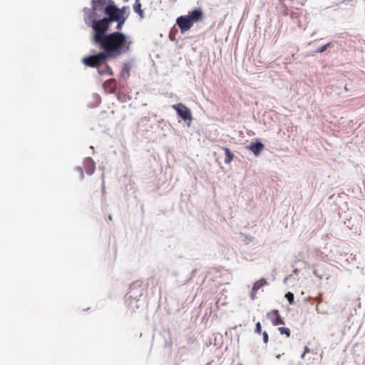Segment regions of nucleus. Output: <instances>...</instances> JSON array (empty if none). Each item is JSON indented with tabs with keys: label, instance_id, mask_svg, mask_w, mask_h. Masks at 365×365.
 <instances>
[{
	"label": "nucleus",
	"instance_id": "1",
	"mask_svg": "<svg viewBox=\"0 0 365 365\" xmlns=\"http://www.w3.org/2000/svg\"><path fill=\"white\" fill-rule=\"evenodd\" d=\"M125 18L119 16H106L98 21L92 31L91 43L102 51L86 59V63L91 61H102L112 56H121L130 51L132 41L120 32L125 22Z\"/></svg>",
	"mask_w": 365,
	"mask_h": 365
},
{
	"label": "nucleus",
	"instance_id": "2",
	"mask_svg": "<svg viewBox=\"0 0 365 365\" xmlns=\"http://www.w3.org/2000/svg\"><path fill=\"white\" fill-rule=\"evenodd\" d=\"M113 0H91V8H84L83 20L87 26L92 31L97 26L96 24L103 17L108 16L106 11L110 5H113Z\"/></svg>",
	"mask_w": 365,
	"mask_h": 365
},
{
	"label": "nucleus",
	"instance_id": "3",
	"mask_svg": "<svg viewBox=\"0 0 365 365\" xmlns=\"http://www.w3.org/2000/svg\"><path fill=\"white\" fill-rule=\"evenodd\" d=\"M203 19V12L201 9H195L189 11L185 16H180L176 19V24L180 29L182 34L190 29L195 23Z\"/></svg>",
	"mask_w": 365,
	"mask_h": 365
},
{
	"label": "nucleus",
	"instance_id": "4",
	"mask_svg": "<svg viewBox=\"0 0 365 365\" xmlns=\"http://www.w3.org/2000/svg\"><path fill=\"white\" fill-rule=\"evenodd\" d=\"M90 56H91L85 57V58H83V63L85 65H86L87 66H89V67H96L97 69H98V73L100 75H101V76L106 75V74H108L109 76H113V75L112 69L106 63L109 59L116 58H118L119 56L109 57V58H106V60L102 61H99V62H97L96 61L93 60V61H91L89 63H86V59L89 58Z\"/></svg>",
	"mask_w": 365,
	"mask_h": 365
},
{
	"label": "nucleus",
	"instance_id": "5",
	"mask_svg": "<svg viewBox=\"0 0 365 365\" xmlns=\"http://www.w3.org/2000/svg\"><path fill=\"white\" fill-rule=\"evenodd\" d=\"M106 11L108 12L109 16H119L121 18H125V20H127V19L128 18V6H123L121 9H119L114 4L113 5L108 6Z\"/></svg>",
	"mask_w": 365,
	"mask_h": 365
},
{
	"label": "nucleus",
	"instance_id": "6",
	"mask_svg": "<svg viewBox=\"0 0 365 365\" xmlns=\"http://www.w3.org/2000/svg\"><path fill=\"white\" fill-rule=\"evenodd\" d=\"M173 108L176 110L178 116L185 121H190L192 120V117L190 110L182 103H180L176 105H173Z\"/></svg>",
	"mask_w": 365,
	"mask_h": 365
},
{
	"label": "nucleus",
	"instance_id": "7",
	"mask_svg": "<svg viewBox=\"0 0 365 365\" xmlns=\"http://www.w3.org/2000/svg\"><path fill=\"white\" fill-rule=\"evenodd\" d=\"M133 292V287H130V292L126 294V300L128 302V304L130 309L134 310L135 308H138V300L136 299V296H135Z\"/></svg>",
	"mask_w": 365,
	"mask_h": 365
},
{
	"label": "nucleus",
	"instance_id": "8",
	"mask_svg": "<svg viewBox=\"0 0 365 365\" xmlns=\"http://www.w3.org/2000/svg\"><path fill=\"white\" fill-rule=\"evenodd\" d=\"M83 166L86 170V173L91 175L95 171L96 164L93 160L91 158H86L83 161Z\"/></svg>",
	"mask_w": 365,
	"mask_h": 365
},
{
	"label": "nucleus",
	"instance_id": "9",
	"mask_svg": "<svg viewBox=\"0 0 365 365\" xmlns=\"http://www.w3.org/2000/svg\"><path fill=\"white\" fill-rule=\"evenodd\" d=\"M267 317L270 319L272 324L274 326H277L278 324H284V322L283 319L281 318V317L279 314L278 310H273L272 312L267 314Z\"/></svg>",
	"mask_w": 365,
	"mask_h": 365
},
{
	"label": "nucleus",
	"instance_id": "10",
	"mask_svg": "<svg viewBox=\"0 0 365 365\" xmlns=\"http://www.w3.org/2000/svg\"><path fill=\"white\" fill-rule=\"evenodd\" d=\"M247 148L251 150L255 155H258L263 150L264 145L260 141L257 140L256 142L252 143L247 145Z\"/></svg>",
	"mask_w": 365,
	"mask_h": 365
},
{
	"label": "nucleus",
	"instance_id": "11",
	"mask_svg": "<svg viewBox=\"0 0 365 365\" xmlns=\"http://www.w3.org/2000/svg\"><path fill=\"white\" fill-rule=\"evenodd\" d=\"M116 81L114 78H110L104 83V86L109 93H113L116 90Z\"/></svg>",
	"mask_w": 365,
	"mask_h": 365
},
{
	"label": "nucleus",
	"instance_id": "12",
	"mask_svg": "<svg viewBox=\"0 0 365 365\" xmlns=\"http://www.w3.org/2000/svg\"><path fill=\"white\" fill-rule=\"evenodd\" d=\"M130 66L128 63H124V66L121 70L120 73V77L121 78H125L129 76Z\"/></svg>",
	"mask_w": 365,
	"mask_h": 365
},
{
	"label": "nucleus",
	"instance_id": "13",
	"mask_svg": "<svg viewBox=\"0 0 365 365\" xmlns=\"http://www.w3.org/2000/svg\"><path fill=\"white\" fill-rule=\"evenodd\" d=\"M133 10L138 13L140 17H143V11L141 9V4L139 0H135L133 5Z\"/></svg>",
	"mask_w": 365,
	"mask_h": 365
},
{
	"label": "nucleus",
	"instance_id": "14",
	"mask_svg": "<svg viewBox=\"0 0 365 365\" xmlns=\"http://www.w3.org/2000/svg\"><path fill=\"white\" fill-rule=\"evenodd\" d=\"M224 150L225 152V163L228 164L232 161L233 158V155L231 153L228 148H225Z\"/></svg>",
	"mask_w": 365,
	"mask_h": 365
},
{
	"label": "nucleus",
	"instance_id": "15",
	"mask_svg": "<svg viewBox=\"0 0 365 365\" xmlns=\"http://www.w3.org/2000/svg\"><path fill=\"white\" fill-rule=\"evenodd\" d=\"M267 284V282L264 279H260L257 282H256L253 286L254 291H258L261 287L264 286Z\"/></svg>",
	"mask_w": 365,
	"mask_h": 365
},
{
	"label": "nucleus",
	"instance_id": "16",
	"mask_svg": "<svg viewBox=\"0 0 365 365\" xmlns=\"http://www.w3.org/2000/svg\"><path fill=\"white\" fill-rule=\"evenodd\" d=\"M75 172L76 173L77 177L78 180H81L84 178V173L83 171V168L81 167H77L75 170Z\"/></svg>",
	"mask_w": 365,
	"mask_h": 365
},
{
	"label": "nucleus",
	"instance_id": "17",
	"mask_svg": "<svg viewBox=\"0 0 365 365\" xmlns=\"http://www.w3.org/2000/svg\"><path fill=\"white\" fill-rule=\"evenodd\" d=\"M285 297L287 299V301L289 302L290 304H294V296L292 292H287L285 294Z\"/></svg>",
	"mask_w": 365,
	"mask_h": 365
},
{
	"label": "nucleus",
	"instance_id": "18",
	"mask_svg": "<svg viewBox=\"0 0 365 365\" xmlns=\"http://www.w3.org/2000/svg\"><path fill=\"white\" fill-rule=\"evenodd\" d=\"M331 43H327V44H325V45H324V46H322L321 47H319L317 49L316 52H317V53H323L324 51H325L327 49V48L331 46Z\"/></svg>",
	"mask_w": 365,
	"mask_h": 365
},
{
	"label": "nucleus",
	"instance_id": "19",
	"mask_svg": "<svg viewBox=\"0 0 365 365\" xmlns=\"http://www.w3.org/2000/svg\"><path fill=\"white\" fill-rule=\"evenodd\" d=\"M279 331L281 334H286L287 336H289L290 334V330L289 328H287V327H279Z\"/></svg>",
	"mask_w": 365,
	"mask_h": 365
},
{
	"label": "nucleus",
	"instance_id": "20",
	"mask_svg": "<svg viewBox=\"0 0 365 365\" xmlns=\"http://www.w3.org/2000/svg\"><path fill=\"white\" fill-rule=\"evenodd\" d=\"M93 98H94L95 101H96V104L95 106H93V107H95V106H98L100 103V102H101V97L98 94H94L93 95Z\"/></svg>",
	"mask_w": 365,
	"mask_h": 365
},
{
	"label": "nucleus",
	"instance_id": "21",
	"mask_svg": "<svg viewBox=\"0 0 365 365\" xmlns=\"http://www.w3.org/2000/svg\"><path fill=\"white\" fill-rule=\"evenodd\" d=\"M268 334L266 331L263 332V341L267 344L268 342Z\"/></svg>",
	"mask_w": 365,
	"mask_h": 365
},
{
	"label": "nucleus",
	"instance_id": "22",
	"mask_svg": "<svg viewBox=\"0 0 365 365\" xmlns=\"http://www.w3.org/2000/svg\"><path fill=\"white\" fill-rule=\"evenodd\" d=\"M261 329H262V327H261L260 322H258L256 324V329H255L256 332L259 334L261 332Z\"/></svg>",
	"mask_w": 365,
	"mask_h": 365
},
{
	"label": "nucleus",
	"instance_id": "23",
	"mask_svg": "<svg viewBox=\"0 0 365 365\" xmlns=\"http://www.w3.org/2000/svg\"><path fill=\"white\" fill-rule=\"evenodd\" d=\"M257 291H254V288L252 287V292L250 293V297L252 300L255 299V295Z\"/></svg>",
	"mask_w": 365,
	"mask_h": 365
},
{
	"label": "nucleus",
	"instance_id": "24",
	"mask_svg": "<svg viewBox=\"0 0 365 365\" xmlns=\"http://www.w3.org/2000/svg\"><path fill=\"white\" fill-rule=\"evenodd\" d=\"M310 351V349L308 346H304V354H307V353H309Z\"/></svg>",
	"mask_w": 365,
	"mask_h": 365
},
{
	"label": "nucleus",
	"instance_id": "25",
	"mask_svg": "<svg viewBox=\"0 0 365 365\" xmlns=\"http://www.w3.org/2000/svg\"><path fill=\"white\" fill-rule=\"evenodd\" d=\"M290 277L291 276H288V277H285L284 279V282L287 283V282L288 281V279H289Z\"/></svg>",
	"mask_w": 365,
	"mask_h": 365
},
{
	"label": "nucleus",
	"instance_id": "26",
	"mask_svg": "<svg viewBox=\"0 0 365 365\" xmlns=\"http://www.w3.org/2000/svg\"><path fill=\"white\" fill-rule=\"evenodd\" d=\"M298 272H299V271H298V269H295L293 271V273H294V274H297L298 273Z\"/></svg>",
	"mask_w": 365,
	"mask_h": 365
},
{
	"label": "nucleus",
	"instance_id": "27",
	"mask_svg": "<svg viewBox=\"0 0 365 365\" xmlns=\"http://www.w3.org/2000/svg\"><path fill=\"white\" fill-rule=\"evenodd\" d=\"M305 354H306L303 353V354L301 355V358H302V359H304V358Z\"/></svg>",
	"mask_w": 365,
	"mask_h": 365
},
{
	"label": "nucleus",
	"instance_id": "28",
	"mask_svg": "<svg viewBox=\"0 0 365 365\" xmlns=\"http://www.w3.org/2000/svg\"><path fill=\"white\" fill-rule=\"evenodd\" d=\"M344 89H345L346 91H348V88H347L346 86H345Z\"/></svg>",
	"mask_w": 365,
	"mask_h": 365
},
{
	"label": "nucleus",
	"instance_id": "29",
	"mask_svg": "<svg viewBox=\"0 0 365 365\" xmlns=\"http://www.w3.org/2000/svg\"><path fill=\"white\" fill-rule=\"evenodd\" d=\"M109 220H112V216H111V215H110V216H109Z\"/></svg>",
	"mask_w": 365,
	"mask_h": 365
}]
</instances>
